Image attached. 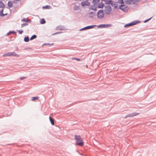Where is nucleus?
I'll list each match as a JSON object with an SVG mask.
<instances>
[{"label":"nucleus","instance_id":"nucleus-41","mask_svg":"<svg viewBox=\"0 0 156 156\" xmlns=\"http://www.w3.org/2000/svg\"><path fill=\"white\" fill-rule=\"evenodd\" d=\"M26 78V77H20V79L21 80H23L25 78Z\"/></svg>","mask_w":156,"mask_h":156},{"label":"nucleus","instance_id":"nucleus-17","mask_svg":"<svg viewBox=\"0 0 156 156\" xmlns=\"http://www.w3.org/2000/svg\"><path fill=\"white\" fill-rule=\"evenodd\" d=\"M100 0H93L92 3H94V5H97L99 2Z\"/></svg>","mask_w":156,"mask_h":156},{"label":"nucleus","instance_id":"nucleus-19","mask_svg":"<svg viewBox=\"0 0 156 156\" xmlns=\"http://www.w3.org/2000/svg\"><path fill=\"white\" fill-rule=\"evenodd\" d=\"M24 41L25 42H28L29 41V37L28 36H25L24 39Z\"/></svg>","mask_w":156,"mask_h":156},{"label":"nucleus","instance_id":"nucleus-20","mask_svg":"<svg viewBox=\"0 0 156 156\" xmlns=\"http://www.w3.org/2000/svg\"><path fill=\"white\" fill-rule=\"evenodd\" d=\"M5 5L4 3L2 1L0 2V8H4Z\"/></svg>","mask_w":156,"mask_h":156},{"label":"nucleus","instance_id":"nucleus-9","mask_svg":"<svg viewBox=\"0 0 156 156\" xmlns=\"http://www.w3.org/2000/svg\"><path fill=\"white\" fill-rule=\"evenodd\" d=\"M57 30H65L66 29L65 27L62 25L58 26L56 27Z\"/></svg>","mask_w":156,"mask_h":156},{"label":"nucleus","instance_id":"nucleus-3","mask_svg":"<svg viewBox=\"0 0 156 156\" xmlns=\"http://www.w3.org/2000/svg\"><path fill=\"white\" fill-rule=\"evenodd\" d=\"M119 9L125 12H127L129 9V7L124 5H120L119 6Z\"/></svg>","mask_w":156,"mask_h":156},{"label":"nucleus","instance_id":"nucleus-8","mask_svg":"<svg viewBox=\"0 0 156 156\" xmlns=\"http://www.w3.org/2000/svg\"><path fill=\"white\" fill-rule=\"evenodd\" d=\"M81 4L83 7H84L85 5L89 6L90 5V3L87 1L82 2Z\"/></svg>","mask_w":156,"mask_h":156},{"label":"nucleus","instance_id":"nucleus-11","mask_svg":"<svg viewBox=\"0 0 156 156\" xmlns=\"http://www.w3.org/2000/svg\"><path fill=\"white\" fill-rule=\"evenodd\" d=\"M105 4H110L111 5L113 6V1L111 0H107L105 1Z\"/></svg>","mask_w":156,"mask_h":156},{"label":"nucleus","instance_id":"nucleus-13","mask_svg":"<svg viewBox=\"0 0 156 156\" xmlns=\"http://www.w3.org/2000/svg\"><path fill=\"white\" fill-rule=\"evenodd\" d=\"M49 120L51 122V124L52 125H55V122H54L55 120H54V119L52 118L51 116H49Z\"/></svg>","mask_w":156,"mask_h":156},{"label":"nucleus","instance_id":"nucleus-38","mask_svg":"<svg viewBox=\"0 0 156 156\" xmlns=\"http://www.w3.org/2000/svg\"><path fill=\"white\" fill-rule=\"evenodd\" d=\"M20 1V0H14V1H13V3L15 4H16L17 3L16 2V1Z\"/></svg>","mask_w":156,"mask_h":156},{"label":"nucleus","instance_id":"nucleus-43","mask_svg":"<svg viewBox=\"0 0 156 156\" xmlns=\"http://www.w3.org/2000/svg\"><path fill=\"white\" fill-rule=\"evenodd\" d=\"M129 1L131 2H133V0H129Z\"/></svg>","mask_w":156,"mask_h":156},{"label":"nucleus","instance_id":"nucleus-14","mask_svg":"<svg viewBox=\"0 0 156 156\" xmlns=\"http://www.w3.org/2000/svg\"><path fill=\"white\" fill-rule=\"evenodd\" d=\"M13 3L11 1H9L7 4L8 7L10 8L12 7L13 6Z\"/></svg>","mask_w":156,"mask_h":156},{"label":"nucleus","instance_id":"nucleus-7","mask_svg":"<svg viewBox=\"0 0 156 156\" xmlns=\"http://www.w3.org/2000/svg\"><path fill=\"white\" fill-rule=\"evenodd\" d=\"M139 114L138 113L136 112H133L126 115L125 117L124 118H126L128 117H132L133 116H136Z\"/></svg>","mask_w":156,"mask_h":156},{"label":"nucleus","instance_id":"nucleus-27","mask_svg":"<svg viewBox=\"0 0 156 156\" xmlns=\"http://www.w3.org/2000/svg\"><path fill=\"white\" fill-rule=\"evenodd\" d=\"M39 98V97L38 96L33 97L32 98V101H35L36 100Z\"/></svg>","mask_w":156,"mask_h":156},{"label":"nucleus","instance_id":"nucleus-31","mask_svg":"<svg viewBox=\"0 0 156 156\" xmlns=\"http://www.w3.org/2000/svg\"><path fill=\"white\" fill-rule=\"evenodd\" d=\"M3 9H2L0 11V16L2 17H3V16L4 15V14L3 13Z\"/></svg>","mask_w":156,"mask_h":156},{"label":"nucleus","instance_id":"nucleus-26","mask_svg":"<svg viewBox=\"0 0 156 156\" xmlns=\"http://www.w3.org/2000/svg\"><path fill=\"white\" fill-rule=\"evenodd\" d=\"M12 56L17 57H19V55L18 54L14 52H12Z\"/></svg>","mask_w":156,"mask_h":156},{"label":"nucleus","instance_id":"nucleus-44","mask_svg":"<svg viewBox=\"0 0 156 156\" xmlns=\"http://www.w3.org/2000/svg\"><path fill=\"white\" fill-rule=\"evenodd\" d=\"M106 1V0H101L102 1Z\"/></svg>","mask_w":156,"mask_h":156},{"label":"nucleus","instance_id":"nucleus-15","mask_svg":"<svg viewBox=\"0 0 156 156\" xmlns=\"http://www.w3.org/2000/svg\"><path fill=\"white\" fill-rule=\"evenodd\" d=\"M140 22L139 20H134L131 22L132 26L135 25Z\"/></svg>","mask_w":156,"mask_h":156},{"label":"nucleus","instance_id":"nucleus-29","mask_svg":"<svg viewBox=\"0 0 156 156\" xmlns=\"http://www.w3.org/2000/svg\"><path fill=\"white\" fill-rule=\"evenodd\" d=\"M22 21L23 22H30V21L27 20L25 18H23V19L22 20Z\"/></svg>","mask_w":156,"mask_h":156},{"label":"nucleus","instance_id":"nucleus-40","mask_svg":"<svg viewBox=\"0 0 156 156\" xmlns=\"http://www.w3.org/2000/svg\"><path fill=\"white\" fill-rule=\"evenodd\" d=\"M94 5H91V6H90V7L89 8V9H91V8H94Z\"/></svg>","mask_w":156,"mask_h":156},{"label":"nucleus","instance_id":"nucleus-23","mask_svg":"<svg viewBox=\"0 0 156 156\" xmlns=\"http://www.w3.org/2000/svg\"><path fill=\"white\" fill-rule=\"evenodd\" d=\"M42 8L43 9H49L50 8V6L48 5H46L45 6H43Z\"/></svg>","mask_w":156,"mask_h":156},{"label":"nucleus","instance_id":"nucleus-32","mask_svg":"<svg viewBox=\"0 0 156 156\" xmlns=\"http://www.w3.org/2000/svg\"><path fill=\"white\" fill-rule=\"evenodd\" d=\"M72 59L73 60H75L78 61H80V58H72Z\"/></svg>","mask_w":156,"mask_h":156},{"label":"nucleus","instance_id":"nucleus-1","mask_svg":"<svg viewBox=\"0 0 156 156\" xmlns=\"http://www.w3.org/2000/svg\"><path fill=\"white\" fill-rule=\"evenodd\" d=\"M75 139L76 141V144L77 145L82 146L83 145V142L80 136L75 135Z\"/></svg>","mask_w":156,"mask_h":156},{"label":"nucleus","instance_id":"nucleus-5","mask_svg":"<svg viewBox=\"0 0 156 156\" xmlns=\"http://www.w3.org/2000/svg\"><path fill=\"white\" fill-rule=\"evenodd\" d=\"M96 26L95 25H90L88 26L87 27H85L82 28L80 29L79 31H81L84 30H86L89 29L93 28L94 27Z\"/></svg>","mask_w":156,"mask_h":156},{"label":"nucleus","instance_id":"nucleus-39","mask_svg":"<svg viewBox=\"0 0 156 156\" xmlns=\"http://www.w3.org/2000/svg\"><path fill=\"white\" fill-rule=\"evenodd\" d=\"M91 10H93L94 11H96L97 10V7H95L94 8H92Z\"/></svg>","mask_w":156,"mask_h":156},{"label":"nucleus","instance_id":"nucleus-12","mask_svg":"<svg viewBox=\"0 0 156 156\" xmlns=\"http://www.w3.org/2000/svg\"><path fill=\"white\" fill-rule=\"evenodd\" d=\"M12 52H8V53L4 54L2 56L3 57L10 56H12Z\"/></svg>","mask_w":156,"mask_h":156},{"label":"nucleus","instance_id":"nucleus-37","mask_svg":"<svg viewBox=\"0 0 156 156\" xmlns=\"http://www.w3.org/2000/svg\"><path fill=\"white\" fill-rule=\"evenodd\" d=\"M114 9H116L117 8L118 6L116 4L114 3Z\"/></svg>","mask_w":156,"mask_h":156},{"label":"nucleus","instance_id":"nucleus-36","mask_svg":"<svg viewBox=\"0 0 156 156\" xmlns=\"http://www.w3.org/2000/svg\"><path fill=\"white\" fill-rule=\"evenodd\" d=\"M62 33V32H61H61H56V33H55L52 34V35H55L56 34H59L61 33Z\"/></svg>","mask_w":156,"mask_h":156},{"label":"nucleus","instance_id":"nucleus-25","mask_svg":"<svg viewBox=\"0 0 156 156\" xmlns=\"http://www.w3.org/2000/svg\"><path fill=\"white\" fill-rule=\"evenodd\" d=\"M118 2H119V3L121 4V5H124L123 0H118V2H116V3Z\"/></svg>","mask_w":156,"mask_h":156},{"label":"nucleus","instance_id":"nucleus-35","mask_svg":"<svg viewBox=\"0 0 156 156\" xmlns=\"http://www.w3.org/2000/svg\"><path fill=\"white\" fill-rule=\"evenodd\" d=\"M17 31L19 32V33L20 34H22L23 31V30H17Z\"/></svg>","mask_w":156,"mask_h":156},{"label":"nucleus","instance_id":"nucleus-10","mask_svg":"<svg viewBox=\"0 0 156 156\" xmlns=\"http://www.w3.org/2000/svg\"><path fill=\"white\" fill-rule=\"evenodd\" d=\"M104 6V4L102 2H101L99 4H98L97 7L99 8H103Z\"/></svg>","mask_w":156,"mask_h":156},{"label":"nucleus","instance_id":"nucleus-45","mask_svg":"<svg viewBox=\"0 0 156 156\" xmlns=\"http://www.w3.org/2000/svg\"><path fill=\"white\" fill-rule=\"evenodd\" d=\"M133 4H135V3L134 2H133Z\"/></svg>","mask_w":156,"mask_h":156},{"label":"nucleus","instance_id":"nucleus-16","mask_svg":"<svg viewBox=\"0 0 156 156\" xmlns=\"http://www.w3.org/2000/svg\"><path fill=\"white\" fill-rule=\"evenodd\" d=\"M16 34V32L14 31H9V32L7 33L6 34V36H8L10 34Z\"/></svg>","mask_w":156,"mask_h":156},{"label":"nucleus","instance_id":"nucleus-28","mask_svg":"<svg viewBox=\"0 0 156 156\" xmlns=\"http://www.w3.org/2000/svg\"><path fill=\"white\" fill-rule=\"evenodd\" d=\"M125 2L126 4L127 5H129L131 4V2L129 1V0H125Z\"/></svg>","mask_w":156,"mask_h":156},{"label":"nucleus","instance_id":"nucleus-4","mask_svg":"<svg viewBox=\"0 0 156 156\" xmlns=\"http://www.w3.org/2000/svg\"><path fill=\"white\" fill-rule=\"evenodd\" d=\"M97 16L99 19L103 18L105 16V14L103 10L100 9L99 10L97 13Z\"/></svg>","mask_w":156,"mask_h":156},{"label":"nucleus","instance_id":"nucleus-34","mask_svg":"<svg viewBox=\"0 0 156 156\" xmlns=\"http://www.w3.org/2000/svg\"><path fill=\"white\" fill-rule=\"evenodd\" d=\"M53 44H54L53 43H51V44L46 43L44 44L43 45H53Z\"/></svg>","mask_w":156,"mask_h":156},{"label":"nucleus","instance_id":"nucleus-21","mask_svg":"<svg viewBox=\"0 0 156 156\" xmlns=\"http://www.w3.org/2000/svg\"><path fill=\"white\" fill-rule=\"evenodd\" d=\"M131 26H132V25L131 22H130L125 24L124 26V27H128Z\"/></svg>","mask_w":156,"mask_h":156},{"label":"nucleus","instance_id":"nucleus-2","mask_svg":"<svg viewBox=\"0 0 156 156\" xmlns=\"http://www.w3.org/2000/svg\"><path fill=\"white\" fill-rule=\"evenodd\" d=\"M112 11V8L110 6L108 5L105 6L104 11L106 14H110Z\"/></svg>","mask_w":156,"mask_h":156},{"label":"nucleus","instance_id":"nucleus-30","mask_svg":"<svg viewBox=\"0 0 156 156\" xmlns=\"http://www.w3.org/2000/svg\"><path fill=\"white\" fill-rule=\"evenodd\" d=\"M27 25H28V24L27 23H22L21 25V27L22 28L24 26H27Z\"/></svg>","mask_w":156,"mask_h":156},{"label":"nucleus","instance_id":"nucleus-18","mask_svg":"<svg viewBox=\"0 0 156 156\" xmlns=\"http://www.w3.org/2000/svg\"><path fill=\"white\" fill-rule=\"evenodd\" d=\"M90 14L89 17L91 18H93L94 16L95 15V13L93 12H90Z\"/></svg>","mask_w":156,"mask_h":156},{"label":"nucleus","instance_id":"nucleus-24","mask_svg":"<svg viewBox=\"0 0 156 156\" xmlns=\"http://www.w3.org/2000/svg\"><path fill=\"white\" fill-rule=\"evenodd\" d=\"M46 22V21L44 19H42L40 21V23L41 24H44Z\"/></svg>","mask_w":156,"mask_h":156},{"label":"nucleus","instance_id":"nucleus-33","mask_svg":"<svg viewBox=\"0 0 156 156\" xmlns=\"http://www.w3.org/2000/svg\"><path fill=\"white\" fill-rule=\"evenodd\" d=\"M151 18H152V17H151L150 18H149V19H147V20H145L144 21V23H146V22H147L148 21L150 20L151 19Z\"/></svg>","mask_w":156,"mask_h":156},{"label":"nucleus","instance_id":"nucleus-22","mask_svg":"<svg viewBox=\"0 0 156 156\" xmlns=\"http://www.w3.org/2000/svg\"><path fill=\"white\" fill-rule=\"evenodd\" d=\"M37 37V36L36 35H33L30 38V40H32L34 39H35Z\"/></svg>","mask_w":156,"mask_h":156},{"label":"nucleus","instance_id":"nucleus-42","mask_svg":"<svg viewBox=\"0 0 156 156\" xmlns=\"http://www.w3.org/2000/svg\"><path fill=\"white\" fill-rule=\"evenodd\" d=\"M7 13H6L5 14H4V15L3 16V17L7 15Z\"/></svg>","mask_w":156,"mask_h":156},{"label":"nucleus","instance_id":"nucleus-6","mask_svg":"<svg viewBox=\"0 0 156 156\" xmlns=\"http://www.w3.org/2000/svg\"><path fill=\"white\" fill-rule=\"evenodd\" d=\"M112 25L110 24H101L97 26L98 28H107L111 26Z\"/></svg>","mask_w":156,"mask_h":156}]
</instances>
